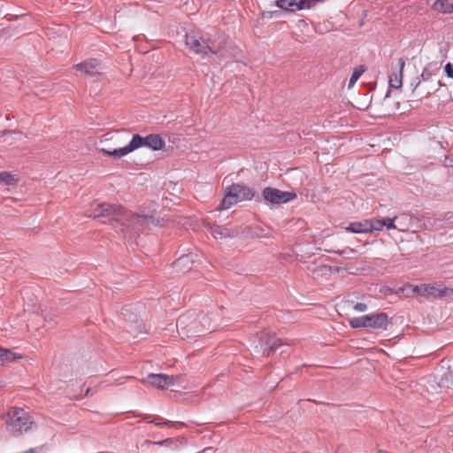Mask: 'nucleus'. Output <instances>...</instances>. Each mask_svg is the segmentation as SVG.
I'll return each instance as SVG.
<instances>
[{"instance_id":"obj_19","label":"nucleus","mask_w":453,"mask_h":453,"mask_svg":"<svg viewBox=\"0 0 453 453\" xmlns=\"http://www.w3.org/2000/svg\"><path fill=\"white\" fill-rule=\"evenodd\" d=\"M19 357L10 349L0 347V364H8L16 360Z\"/></svg>"},{"instance_id":"obj_18","label":"nucleus","mask_w":453,"mask_h":453,"mask_svg":"<svg viewBox=\"0 0 453 453\" xmlns=\"http://www.w3.org/2000/svg\"><path fill=\"white\" fill-rule=\"evenodd\" d=\"M345 229L354 234H367L369 233L368 220L351 222Z\"/></svg>"},{"instance_id":"obj_38","label":"nucleus","mask_w":453,"mask_h":453,"mask_svg":"<svg viewBox=\"0 0 453 453\" xmlns=\"http://www.w3.org/2000/svg\"><path fill=\"white\" fill-rule=\"evenodd\" d=\"M89 393V388H88L85 392V395H88V394Z\"/></svg>"},{"instance_id":"obj_3","label":"nucleus","mask_w":453,"mask_h":453,"mask_svg":"<svg viewBox=\"0 0 453 453\" xmlns=\"http://www.w3.org/2000/svg\"><path fill=\"white\" fill-rule=\"evenodd\" d=\"M7 432L13 436H20L36 428L33 418L22 408L14 407L5 416Z\"/></svg>"},{"instance_id":"obj_32","label":"nucleus","mask_w":453,"mask_h":453,"mask_svg":"<svg viewBox=\"0 0 453 453\" xmlns=\"http://www.w3.org/2000/svg\"><path fill=\"white\" fill-rule=\"evenodd\" d=\"M445 73L449 78H453V66L450 63L445 65Z\"/></svg>"},{"instance_id":"obj_33","label":"nucleus","mask_w":453,"mask_h":453,"mask_svg":"<svg viewBox=\"0 0 453 453\" xmlns=\"http://www.w3.org/2000/svg\"><path fill=\"white\" fill-rule=\"evenodd\" d=\"M53 315H51L50 312H47L43 315V318L46 321H53Z\"/></svg>"},{"instance_id":"obj_25","label":"nucleus","mask_w":453,"mask_h":453,"mask_svg":"<svg viewBox=\"0 0 453 453\" xmlns=\"http://www.w3.org/2000/svg\"><path fill=\"white\" fill-rule=\"evenodd\" d=\"M356 252L357 251L354 249L346 248L341 251H338V254L346 259H350L354 257Z\"/></svg>"},{"instance_id":"obj_16","label":"nucleus","mask_w":453,"mask_h":453,"mask_svg":"<svg viewBox=\"0 0 453 453\" xmlns=\"http://www.w3.org/2000/svg\"><path fill=\"white\" fill-rule=\"evenodd\" d=\"M185 441H186L185 438L180 437V438H167V439L158 441H152L150 440H146L145 443L165 446V447L176 449H178L180 444H182Z\"/></svg>"},{"instance_id":"obj_11","label":"nucleus","mask_w":453,"mask_h":453,"mask_svg":"<svg viewBox=\"0 0 453 453\" xmlns=\"http://www.w3.org/2000/svg\"><path fill=\"white\" fill-rule=\"evenodd\" d=\"M451 296H453V288H447L443 284H425L424 297L426 298H442Z\"/></svg>"},{"instance_id":"obj_37","label":"nucleus","mask_w":453,"mask_h":453,"mask_svg":"<svg viewBox=\"0 0 453 453\" xmlns=\"http://www.w3.org/2000/svg\"><path fill=\"white\" fill-rule=\"evenodd\" d=\"M438 85H439L440 87H442V86H443V84L441 82V81H438Z\"/></svg>"},{"instance_id":"obj_10","label":"nucleus","mask_w":453,"mask_h":453,"mask_svg":"<svg viewBox=\"0 0 453 453\" xmlns=\"http://www.w3.org/2000/svg\"><path fill=\"white\" fill-rule=\"evenodd\" d=\"M283 344L282 341L273 336H266L265 339L263 337L259 338L258 343L255 346V350L262 356L268 357L271 352L276 350L280 346Z\"/></svg>"},{"instance_id":"obj_39","label":"nucleus","mask_w":453,"mask_h":453,"mask_svg":"<svg viewBox=\"0 0 453 453\" xmlns=\"http://www.w3.org/2000/svg\"><path fill=\"white\" fill-rule=\"evenodd\" d=\"M378 453H388V452L384 451V450H379Z\"/></svg>"},{"instance_id":"obj_35","label":"nucleus","mask_w":453,"mask_h":453,"mask_svg":"<svg viewBox=\"0 0 453 453\" xmlns=\"http://www.w3.org/2000/svg\"><path fill=\"white\" fill-rule=\"evenodd\" d=\"M4 134H8V135H11V136H12V135H16V136H18V137H20V136H21L19 134L15 133V132H13V131H8V132H5V133H4Z\"/></svg>"},{"instance_id":"obj_8","label":"nucleus","mask_w":453,"mask_h":453,"mask_svg":"<svg viewBox=\"0 0 453 453\" xmlns=\"http://www.w3.org/2000/svg\"><path fill=\"white\" fill-rule=\"evenodd\" d=\"M180 375H167L163 373H150L143 382L156 387L158 389H165L170 386L176 384L180 379Z\"/></svg>"},{"instance_id":"obj_31","label":"nucleus","mask_w":453,"mask_h":453,"mask_svg":"<svg viewBox=\"0 0 453 453\" xmlns=\"http://www.w3.org/2000/svg\"><path fill=\"white\" fill-rule=\"evenodd\" d=\"M200 322L203 324V326L204 327V331L214 329V326H211V323H209L204 316L202 317Z\"/></svg>"},{"instance_id":"obj_23","label":"nucleus","mask_w":453,"mask_h":453,"mask_svg":"<svg viewBox=\"0 0 453 453\" xmlns=\"http://www.w3.org/2000/svg\"><path fill=\"white\" fill-rule=\"evenodd\" d=\"M367 220H368L369 233H371L372 231H380L385 226V220H383V219H367Z\"/></svg>"},{"instance_id":"obj_12","label":"nucleus","mask_w":453,"mask_h":453,"mask_svg":"<svg viewBox=\"0 0 453 453\" xmlns=\"http://www.w3.org/2000/svg\"><path fill=\"white\" fill-rule=\"evenodd\" d=\"M73 67L88 76H96L101 73L102 66L96 59H88L73 65Z\"/></svg>"},{"instance_id":"obj_17","label":"nucleus","mask_w":453,"mask_h":453,"mask_svg":"<svg viewBox=\"0 0 453 453\" xmlns=\"http://www.w3.org/2000/svg\"><path fill=\"white\" fill-rule=\"evenodd\" d=\"M432 7L434 11L441 13H452L453 0H435Z\"/></svg>"},{"instance_id":"obj_14","label":"nucleus","mask_w":453,"mask_h":453,"mask_svg":"<svg viewBox=\"0 0 453 453\" xmlns=\"http://www.w3.org/2000/svg\"><path fill=\"white\" fill-rule=\"evenodd\" d=\"M210 231L213 237L220 239L234 237L239 233L238 230L235 228H230L227 226L219 225L210 226Z\"/></svg>"},{"instance_id":"obj_27","label":"nucleus","mask_w":453,"mask_h":453,"mask_svg":"<svg viewBox=\"0 0 453 453\" xmlns=\"http://www.w3.org/2000/svg\"><path fill=\"white\" fill-rule=\"evenodd\" d=\"M395 219H396V217L383 219V220H385V226H386L388 229H396V228H397V226H396V225L395 224Z\"/></svg>"},{"instance_id":"obj_5","label":"nucleus","mask_w":453,"mask_h":453,"mask_svg":"<svg viewBox=\"0 0 453 453\" xmlns=\"http://www.w3.org/2000/svg\"><path fill=\"white\" fill-rule=\"evenodd\" d=\"M388 323V318L384 312L370 313L349 319V326L352 328L371 327L373 329H386Z\"/></svg>"},{"instance_id":"obj_21","label":"nucleus","mask_w":453,"mask_h":453,"mask_svg":"<svg viewBox=\"0 0 453 453\" xmlns=\"http://www.w3.org/2000/svg\"><path fill=\"white\" fill-rule=\"evenodd\" d=\"M365 71V68L364 65H358L354 68L352 74L349 78L348 88H352L355 83L357 81V80L360 78V76L364 73Z\"/></svg>"},{"instance_id":"obj_28","label":"nucleus","mask_w":453,"mask_h":453,"mask_svg":"<svg viewBox=\"0 0 453 453\" xmlns=\"http://www.w3.org/2000/svg\"><path fill=\"white\" fill-rule=\"evenodd\" d=\"M412 292L418 296L424 297L425 294V284L417 285L412 287Z\"/></svg>"},{"instance_id":"obj_15","label":"nucleus","mask_w":453,"mask_h":453,"mask_svg":"<svg viewBox=\"0 0 453 453\" xmlns=\"http://www.w3.org/2000/svg\"><path fill=\"white\" fill-rule=\"evenodd\" d=\"M399 66V73H394L389 76V85L394 88H400L402 87L403 71L405 65L403 58H400L397 63Z\"/></svg>"},{"instance_id":"obj_36","label":"nucleus","mask_w":453,"mask_h":453,"mask_svg":"<svg viewBox=\"0 0 453 453\" xmlns=\"http://www.w3.org/2000/svg\"><path fill=\"white\" fill-rule=\"evenodd\" d=\"M190 326H191V330H195V332H199L198 330H196V322H192Z\"/></svg>"},{"instance_id":"obj_29","label":"nucleus","mask_w":453,"mask_h":453,"mask_svg":"<svg viewBox=\"0 0 453 453\" xmlns=\"http://www.w3.org/2000/svg\"><path fill=\"white\" fill-rule=\"evenodd\" d=\"M191 259L189 258L188 256H183V257H180L178 260H176V262L174 263V265L176 266H179V265H185L188 262H190Z\"/></svg>"},{"instance_id":"obj_26","label":"nucleus","mask_w":453,"mask_h":453,"mask_svg":"<svg viewBox=\"0 0 453 453\" xmlns=\"http://www.w3.org/2000/svg\"><path fill=\"white\" fill-rule=\"evenodd\" d=\"M191 316H192L191 314H185V315L180 316L177 319V322H176L177 328H181V329L185 328L187 326V320Z\"/></svg>"},{"instance_id":"obj_20","label":"nucleus","mask_w":453,"mask_h":453,"mask_svg":"<svg viewBox=\"0 0 453 453\" xmlns=\"http://www.w3.org/2000/svg\"><path fill=\"white\" fill-rule=\"evenodd\" d=\"M439 71V67L436 63H428L423 69L421 78L423 81H429L435 72Z\"/></svg>"},{"instance_id":"obj_1","label":"nucleus","mask_w":453,"mask_h":453,"mask_svg":"<svg viewBox=\"0 0 453 453\" xmlns=\"http://www.w3.org/2000/svg\"><path fill=\"white\" fill-rule=\"evenodd\" d=\"M113 215L110 220L111 225L117 232L123 234L124 237L132 239L144 230L149 223V218L142 215H135L129 211L122 212L120 208L110 203H97L88 217L94 219L104 218Z\"/></svg>"},{"instance_id":"obj_34","label":"nucleus","mask_w":453,"mask_h":453,"mask_svg":"<svg viewBox=\"0 0 453 453\" xmlns=\"http://www.w3.org/2000/svg\"><path fill=\"white\" fill-rule=\"evenodd\" d=\"M447 166L453 167V156L446 158Z\"/></svg>"},{"instance_id":"obj_6","label":"nucleus","mask_w":453,"mask_h":453,"mask_svg":"<svg viewBox=\"0 0 453 453\" xmlns=\"http://www.w3.org/2000/svg\"><path fill=\"white\" fill-rule=\"evenodd\" d=\"M262 196L266 202L274 204L288 203L296 196L295 193L281 191L278 188L270 187L263 189Z\"/></svg>"},{"instance_id":"obj_24","label":"nucleus","mask_w":453,"mask_h":453,"mask_svg":"<svg viewBox=\"0 0 453 453\" xmlns=\"http://www.w3.org/2000/svg\"><path fill=\"white\" fill-rule=\"evenodd\" d=\"M0 181L5 185L10 186V185H14L16 183L17 180L10 173L1 172L0 173Z\"/></svg>"},{"instance_id":"obj_9","label":"nucleus","mask_w":453,"mask_h":453,"mask_svg":"<svg viewBox=\"0 0 453 453\" xmlns=\"http://www.w3.org/2000/svg\"><path fill=\"white\" fill-rule=\"evenodd\" d=\"M318 0H277L275 6L278 8L293 12L296 11L310 9L311 8Z\"/></svg>"},{"instance_id":"obj_13","label":"nucleus","mask_w":453,"mask_h":453,"mask_svg":"<svg viewBox=\"0 0 453 453\" xmlns=\"http://www.w3.org/2000/svg\"><path fill=\"white\" fill-rule=\"evenodd\" d=\"M138 145V143H135V142H132V140L129 142V143L123 148L114 149L112 150H109L106 149H100V152L104 156H111L114 157L120 158L122 157H125L126 155L133 152L135 150V147Z\"/></svg>"},{"instance_id":"obj_7","label":"nucleus","mask_w":453,"mask_h":453,"mask_svg":"<svg viewBox=\"0 0 453 453\" xmlns=\"http://www.w3.org/2000/svg\"><path fill=\"white\" fill-rule=\"evenodd\" d=\"M132 142L138 143V145L135 147V150H138L142 147H146L153 150H160L165 145V140L159 134H149L144 137L138 134H133Z\"/></svg>"},{"instance_id":"obj_30","label":"nucleus","mask_w":453,"mask_h":453,"mask_svg":"<svg viewBox=\"0 0 453 453\" xmlns=\"http://www.w3.org/2000/svg\"><path fill=\"white\" fill-rule=\"evenodd\" d=\"M353 309L357 312H364L367 310V305L363 303H357L353 306Z\"/></svg>"},{"instance_id":"obj_4","label":"nucleus","mask_w":453,"mask_h":453,"mask_svg":"<svg viewBox=\"0 0 453 453\" xmlns=\"http://www.w3.org/2000/svg\"><path fill=\"white\" fill-rule=\"evenodd\" d=\"M254 192L248 187L242 184H233L226 188V194L219 209L227 210L239 202L251 200Z\"/></svg>"},{"instance_id":"obj_22","label":"nucleus","mask_w":453,"mask_h":453,"mask_svg":"<svg viewBox=\"0 0 453 453\" xmlns=\"http://www.w3.org/2000/svg\"><path fill=\"white\" fill-rule=\"evenodd\" d=\"M143 419L149 423V424H154L155 426H168L170 424H172L171 421H168V420H165L163 418L159 417V416H156V417H153V416H150V415H146Z\"/></svg>"},{"instance_id":"obj_2","label":"nucleus","mask_w":453,"mask_h":453,"mask_svg":"<svg viewBox=\"0 0 453 453\" xmlns=\"http://www.w3.org/2000/svg\"><path fill=\"white\" fill-rule=\"evenodd\" d=\"M185 43L196 54L224 56L222 51L226 44V36L223 33H216L213 36L205 37L202 34L190 31L186 34Z\"/></svg>"}]
</instances>
